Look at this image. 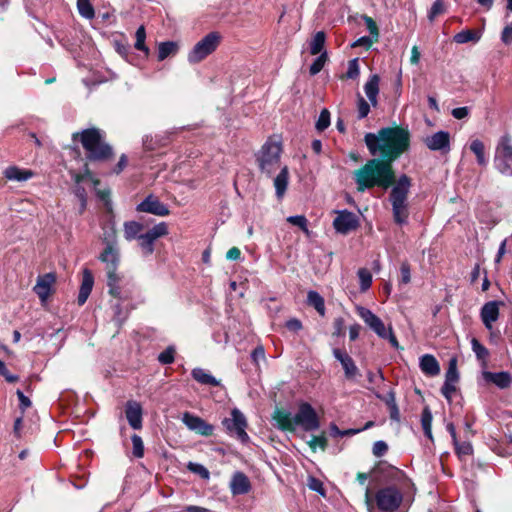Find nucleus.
Returning a JSON list of instances; mask_svg holds the SVG:
<instances>
[{"instance_id":"1","label":"nucleus","mask_w":512,"mask_h":512,"mask_svg":"<svg viewBox=\"0 0 512 512\" xmlns=\"http://www.w3.org/2000/svg\"><path fill=\"white\" fill-rule=\"evenodd\" d=\"M364 141L374 158L353 172L357 191L364 192L374 187L386 190L397 181L393 162L408 150L410 134L400 127H386L377 133H367Z\"/></svg>"},{"instance_id":"2","label":"nucleus","mask_w":512,"mask_h":512,"mask_svg":"<svg viewBox=\"0 0 512 512\" xmlns=\"http://www.w3.org/2000/svg\"><path fill=\"white\" fill-rule=\"evenodd\" d=\"M278 428L285 431H294L300 426L304 431H316L320 422L315 409L307 402L301 403L297 413L293 416L286 410H277L273 416Z\"/></svg>"},{"instance_id":"3","label":"nucleus","mask_w":512,"mask_h":512,"mask_svg":"<svg viewBox=\"0 0 512 512\" xmlns=\"http://www.w3.org/2000/svg\"><path fill=\"white\" fill-rule=\"evenodd\" d=\"M105 134L98 128L84 129L72 134L74 143L80 142L90 161H105L113 155L112 147L104 141Z\"/></svg>"},{"instance_id":"4","label":"nucleus","mask_w":512,"mask_h":512,"mask_svg":"<svg viewBox=\"0 0 512 512\" xmlns=\"http://www.w3.org/2000/svg\"><path fill=\"white\" fill-rule=\"evenodd\" d=\"M410 187L411 179L403 174L397 179L390 192L389 201L392 206L393 219L399 225L406 224L408 221L407 199Z\"/></svg>"},{"instance_id":"5","label":"nucleus","mask_w":512,"mask_h":512,"mask_svg":"<svg viewBox=\"0 0 512 512\" xmlns=\"http://www.w3.org/2000/svg\"><path fill=\"white\" fill-rule=\"evenodd\" d=\"M105 248L98 259L105 264V270H117L120 264V249L118 246L116 231L113 228L105 230L102 237Z\"/></svg>"},{"instance_id":"6","label":"nucleus","mask_w":512,"mask_h":512,"mask_svg":"<svg viewBox=\"0 0 512 512\" xmlns=\"http://www.w3.org/2000/svg\"><path fill=\"white\" fill-rule=\"evenodd\" d=\"M281 151L280 144L276 142H267L262 146L257 156L261 172L271 176L278 169L282 168L280 163Z\"/></svg>"},{"instance_id":"7","label":"nucleus","mask_w":512,"mask_h":512,"mask_svg":"<svg viewBox=\"0 0 512 512\" xmlns=\"http://www.w3.org/2000/svg\"><path fill=\"white\" fill-rule=\"evenodd\" d=\"M221 41L219 32L212 31L198 41L188 53L187 59L191 64H197L212 54Z\"/></svg>"},{"instance_id":"8","label":"nucleus","mask_w":512,"mask_h":512,"mask_svg":"<svg viewBox=\"0 0 512 512\" xmlns=\"http://www.w3.org/2000/svg\"><path fill=\"white\" fill-rule=\"evenodd\" d=\"M494 166L502 175L512 177V141L508 134L503 135L496 146Z\"/></svg>"},{"instance_id":"9","label":"nucleus","mask_w":512,"mask_h":512,"mask_svg":"<svg viewBox=\"0 0 512 512\" xmlns=\"http://www.w3.org/2000/svg\"><path fill=\"white\" fill-rule=\"evenodd\" d=\"M230 415L231 416L229 418H224L222 420V425L227 434L231 437L237 438L242 443H247L249 441V436L246 432L248 423L245 415L238 408H233Z\"/></svg>"},{"instance_id":"10","label":"nucleus","mask_w":512,"mask_h":512,"mask_svg":"<svg viewBox=\"0 0 512 512\" xmlns=\"http://www.w3.org/2000/svg\"><path fill=\"white\" fill-rule=\"evenodd\" d=\"M168 233V225L165 222H160L147 232L142 233L138 238V242L143 255L148 256L153 254L155 241L158 238L168 235Z\"/></svg>"},{"instance_id":"11","label":"nucleus","mask_w":512,"mask_h":512,"mask_svg":"<svg viewBox=\"0 0 512 512\" xmlns=\"http://www.w3.org/2000/svg\"><path fill=\"white\" fill-rule=\"evenodd\" d=\"M402 500L403 496L401 492L395 487L382 488L376 494L377 506L384 512L396 511Z\"/></svg>"},{"instance_id":"12","label":"nucleus","mask_w":512,"mask_h":512,"mask_svg":"<svg viewBox=\"0 0 512 512\" xmlns=\"http://www.w3.org/2000/svg\"><path fill=\"white\" fill-rule=\"evenodd\" d=\"M356 312L364 323L380 338L385 337L388 328L385 327L383 321L370 309L357 306Z\"/></svg>"},{"instance_id":"13","label":"nucleus","mask_w":512,"mask_h":512,"mask_svg":"<svg viewBox=\"0 0 512 512\" xmlns=\"http://www.w3.org/2000/svg\"><path fill=\"white\" fill-rule=\"evenodd\" d=\"M182 422L189 430L194 431L201 436L208 437L213 434V425L207 423L201 417L196 416L190 412L183 413Z\"/></svg>"},{"instance_id":"14","label":"nucleus","mask_w":512,"mask_h":512,"mask_svg":"<svg viewBox=\"0 0 512 512\" xmlns=\"http://www.w3.org/2000/svg\"><path fill=\"white\" fill-rule=\"evenodd\" d=\"M136 210L138 212H146L161 217L167 216L170 213L168 207L152 194L141 201L136 206Z\"/></svg>"},{"instance_id":"15","label":"nucleus","mask_w":512,"mask_h":512,"mask_svg":"<svg viewBox=\"0 0 512 512\" xmlns=\"http://www.w3.org/2000/svg\"><path fill=\"white\" fill-rule=\"evenodd\" d=\"M357 216L348 210L338 212L337 217L333 221L335 230L341 234H347L358 227Z\"/></svg>"},{"instance_id":"16","label":"nucleus","mask_w":512,"mask_h":512,"mask_svg":"<svg viewBox=\"0 0 512 512\" xmlns=\"http://www.w3.org/2000/svg\"><path fill=\"white\" fill-rule=\"evenodd\" d=\"M55 282L56 275L54 273H46L38 276L33 291L37 294L41 303L44 304L47 302Z\"/></svg>"},{"instance_id":"17","label":"nucleus","mask_w":512,"mask_h":512,"mask_svg":"<svg viewBox=\"0 0 512 512\" xmlns=\"http://www.w3.org/2000/svg\"><path fill=\"white\" fill-rule=\"evenodd\" d=\"M500 301L492 300L486 302L480 310V318L487 330H492L493 323L496 322L500 315Z\"/></svg>"},{"instance_id":"18","label":"nucleus","mask_w":512,"mask_h":512,"mask_svg":"<svg viewBox=\"0 0 512 512\" xmlns=\"http://www.w3.org/2000/svg\"><path fill=\"white\" fill-rule=\"evenodd\" d=\"M126 419L134 430H140L143 426V409L139 402L130 400L125 404Z\"/></svg>"},{"instance_id":"19","label":"nucleus","mask_w":512,"mask_h":512,"mask_svg":"<svg viewBox=\"0 0 512 512\" xmlns=\"http://www.w3.org/2000/svg\"><path fill=\"white\" fill-rule=\"evenodd\" d=\"M424 143L431 151L448 152L450 150V134L447 131H438L427 136Z\"/></svg>"},{"instance_id":"20","label":"nucleus","mask_w":512,"mask_h":512,"mask_svg":"<svg viewBox=\"0 0 512 512\" xmlns=\"http://www.w3.org/2000/svg\"><path fill=\"white\" fill-rule=\"evenodd\" d=\"M334 357L341 363L345 376L348 379H353L358 373V368L354 360L345 352L338 348L333 350Z\"/></svg>"},{"instance_id":"21","label":"nucleus","mask_w":512,"mask_h":512,"mask_svg":"<svg viewBox=\"0 0 512 512\" xmlns=\"http://www.w3.org/2000/svg\"><path fill=\"white\" fill-rule=\"evenodd\" d=\"M251 489L249 478L243 472H235L230 482V490L233 495L247 494Z\"/></svg>"},{"instance_id":"22","label":"nucleus","mask_w":512,"mask_h":512,"mask_svg":"<svg viewBox=\"0 0 512 512\" xmlns=\"http://www.w3.org/2000/svg\"><path fill=\"white\" fill-rule=\"evenodd\" d=\"M419 367L421 371L430 377L437 376L440 373V365L432 354H424L419 358Z\"/></svg>"},{"instance_id":"23","label":"nucleus","mask_w":512,"mask_h":512,"mask_svg":"<svg viewBox=\"0 0 512 512\" xmlns=\"http://www.w3.org/2000/svg\"><path fill=\"white\" fill-rule=\"evenodd\" d=\"M93 285H94L93 274L91 273V271L89 269H84L82 283H81L78 298H77L79 305H83L87 301V299L92 291Z\"/></svg>"},{"instance_id":"24","label":"nucleus","mask_w":512,"mask_h":512,"mask_svg":"<svg viewBox=\"0 0 512 512\" xmlns=\"http://www.w3.org/2000/svg\"><path fill=\"white\" fill-rule=\"evenodd\" d=\"M106 274L109 294L117 299L125 298L120 286L122 276L119 273H117V270L106 271Z\"/></svg>"},{"instance_id":"25","label":"nucleus","mask_w":512,"mask_h":512,"mask_svg":"<svg viewBox=\"0 0 512 512\" xmlns=\"http://www.w3.org/2000/svg\"><path fill=\"white\" fill-rule=\"evenodd\" d=\"M484 378L486 381L495 384L500 389H505L512 383V376L509 372H485Z\"/></svg>"},{"instance_id":"26","label":"nucleus","mask_w":512,"mask_h":512,"mask_svg":"<svg viewBox=\"0 0 512 512\" xmlns=\"http://www.w3.org/2000/svg\"><path fill=\"white\" fill-rule=\"evenodd\" d=\"M379 83L380 77L377 74H373L364 85L365 94L373 107H376L378 104Z\"/></svg>"},{"instance_id":"27","label":"nucleus","mask_w":512,"mask_h":512,"mask_svg":"<svg viewBox=\"0 0 512 512\" xmlns=\"http://www.w3.org/2000/svg\"><path fill=\"white\" fill-rule=\"evenodd\" d=\"M191 375L195 381L201 385L217 387L220 385V381L216 379L209 371L203 368H194L191 371Z\"/></svg>"},{"instance_id":"28","label":"nucleus","mask_w":512,"mask_h":512,"mask_svg":"<svg viewBox=\"0 0 512 512\" xmlns=\"http://www.w3.org/2000/svg\"><path fill=\"white\" fill-rule=\"evenodd\" d=\"M288 180H289L288 168H287V166H283L280 169V172L278 173V175L274 179V187H275V192H276V196L278 199H281L284 196V194L287 190Z\"/></svg>"},{"instance_id":"29","label":"nucleus","mask_w":512,"mask_h":512,"mask_svg":"<svg viewBox=\"0 0 512 512\" xmlns=\"http://www.w3.org/2000/svg\"><path fill=\"white\" fill-rule=\"evenodd\" d=\"M4 175L8 180L22 182L30 179L33 176V172L31 170L11 166L4 171Z\"/></svg>"},{"instance_id":"30","label":"nucleus","mask_w":512,"mask_h":512,"mask_svg":"<svg viewBox=\"0 0 512 512\" xmlns=\"http://www.w3.org/2000/svg\"><path fill=\"white\" fill-rule=\"evenodd\" d=\"M178 44L174 41H165L158 44L157 59L163 61L178 52Z\"/></svg>"},{"instance_id":"31","label":"nucleus","mask_w":512,"mask_h":512,"mask_svg":"<svg viewBox=\"0 0 512 512\" xmlns=\"http://www.w3.org/2000/svg\"><path fill=\"white\" fill-rule=\"evenodd\" d=\"M124 228V237L127 241H132L134 239L139 238L142 234L141 231L144 229L142 223L137 221H127L123 225Z\"/></svg>"},{"instance_id":"32","label":"nucleus","mask_w":512,"mask_h":512,"mask_svg":"<svg viewBox=\"0 0 512 512\" xmlns=\"http://www.w3.org/2000/svg\"><path fill=\"white\" fill-rule=\"evenodd\" d=\"M481 32L470 30V29H464L457 34L454 35L453 40L457 44H465L468 42H478L481 39Z\"/></svg>"},{"instance_id":"33","label":"nucleus","mask_w":512,"mask_h":512,"mask_svg":"<svg viewBox=\"0 0 512 512\" xmlns=\"http://www.w3.org/2000/svg\"><path fill=\"white\" fill-rule=\"evenodd\" d=\"M470 150L475 154L477 163L485 167L488 164V159L485 155V147L481 140L474 139L470 143Z\"/></svg>"},{"instance_id":"34","label":"nucleus","mask_w":512,"mask_h":512,"mask_svg":"<svg viewBox=\"0 0 512 512\" xmlns=\"http://www.w3.org/2000/svg\"><path fill=\"white\" fill-rule=\"evenodd\" d=\"M432 421H433V415L428 406L424 407L422 414H421V426L424 431L425 436L433 441V434H432Z\"/></svg>"},{"instance_id":"35","label":"nucleus","mask_w":512,"mask_h":512,"mask_svg":"<svg viewBox=\"0 0 512 512\" xmlns=\"http://www.w3.org/2000/svg\"><path fill=\"white\" fill-rule=\"evenodd\" d=\"M307 302L313 306L315 310L321 315H325V302L324 298L317 291H309L307 294Z\"/></svg>"},{"instance_id":"36","label":"nucleus","mask_w":512,"mask_h":512,"mask_svg":"<svg viewBox=\"0 0 512 512\" xmlns=\"http://www.w3.org/2000/svg\"><path fill=\"white\" fill-rule=\"evenodd\" d=\"M326 41V35L323 31H318L310 42V53L312 55L321 54Z\"/></svg>"},{"instance_id":"37","label":"nucleus","mask_w":512,"mask_h":512,"mask_svg":"<svg viewBox=\"0 0 512 512\" xmlns=\"http://www.w3.org/2000/svg\"><path fill=\"white\" fill-rule=\"evenodd\" d=\"M136 41L134 47L139 50L143 51L146 56L149 55V48L145 45V39H146V30L143 25L139 26L135 33Z\"/></svg>"},{"instance_id":"38","label":"nucleus","mask_w":512,"mask_h":512,"mask_svg":"<svg viewBox=\"0 0 512 512\" xmlns=\"http://www.w3.org/2000/svg\"><path fill=\"white\" fill-rule=\"evenodd\" d=\"M77 8L79 14L85 19H93L95 16V11L90 3V0H77Z\"/></svg>"},{"instance_id":"39","label":"nucleus","mask_w":512,"mask_h":512,"mask_svg":"<svg viewBox=\"0 0 512 512\" xmlns=\"http://www.w3.org/2000/svg\"><path fill=\"white\" fill-rule=\"evenodd\" d=\"M471 348L478 360L485 361L488 358V349L477 338L471 339Z\"/></svg>"},{"instance_id":"40","label":"nucleus","mask_w":512,"mask_h":512,"mask_svg":"<svg viewBox=\"0 0 512 512\" xmlns=\"http://www.w3.org/2000/svg\"><path fill=\"white\" fill-rule=\"evenodd\" d=\"M163 138L160 136L146 135L143 138V148L146 151H153L163 145Z\"/></svg>"},{"instance_id":"41","label":"nucleus","mask_w":512,"mask_h":512,"mask_svg":"<svg viewBox=\"0 0 512 512\" xmlns=\"http://www.w3.org/2000/svg\"><path fill=\"white\" fill-rule=\"evenodd\" d=\"M456 363L457 360L455 358L450 360L448 369L445 373L444 383L456 384L458 382L459 374L457 371Z\"/></svg>"},{"instance_id":"42","label":"nucleus","mask_w":512,"mask_h":512,"mask_svg":"<svg viewBox=\"0 0 512 512\" xmlns=\"http://www.w3.org/2000/svg\"><path fill=\"white\" fill-rule=\"evenodd\" d=\"M357 274L360 282V290L362 292L368 290L372 284V275L370 271L366 268H360Z\"/></svg>"},{"instance_id":"43","label":"nucleus","mask_w":512,"mask_h":512,"mask_svg":"<svg viewBox=\"0 0 512 512\" xmlns=\"http://www.w3.org/2000/svg\"><path fill=\"white\" fill-rule=\"evenodd\" d=\"M328 55L326 51H323L310 65L309 72L312 76L318 74L324 67L327 61Z\"/></svg>"},{"instance_id":"44","label":"nucleus","mask_w":512,"mask_h":512,"mask_svg":"<svg viewBox=\"0 0 512 512\" xmlns=\"http://www.w3.org/2000/svg\"><path fill=\"white\" fill-rule=\"evenodd\" d=\"M287 222L294 226H298L306 235L310 234L308 229V221L304 215H293L287 218Z\"/></svg>"},{"instance_id":"45","label":"nucleus","mask_w":512,"mask_h":512,"mask_svg":"<svg viewBox=\"0 0 512 512\" xmlns=\"http://www.w3.org/2000/svg\"><path fill=\"white\" fill-rule=\"evenodd\" d=\"M131 441L133 447V455L136 458H142L144 456V443L142 438L137 434H133L131 436Z\"/></svg>"},{"instance_id":"46","label":"nucleus","mask_w":512,"mask_h":512,"mask_svg":"<svg viewBox=\"0 0 512 512\" xmlns=\"http://www.w3.org/2000/svg\"><path fill=\"white\" fill-rule=\"evenodd\" d=\"M330 125V112L327 109H323L316 121V129L318 131H324Z\"/></svg>"},{"instance_id":"47","label":"nucleus","mask_w":512,"mask_h":512,"mask_svg":"<svg viewBox=\"0 0 512 512\" xmlns=\"http://www.w3.org/2000/svg\"><path fill=\"white\" fill-rule=\"evenodd\" d=\"M369 112H370V105L360 94H358V97H357L358 119H363V118L367 117Z\"/></svg>"},{"instance_id":"48","label":"nucleus","mask_w":512,"mask_h":512,"mask_svg":"<svg viewBox=\"0 0 512 512\" xmlns=\"http://www.w3.org/2000/svg\"><path fill=\"white\" fill-rule=\"evenodd\" d=\"M360 74L359 59L354 58L348 62L346 76L349 79H356Z\"/></svg>"},{"instance_id":"49","label":"nucleus","mask_w":512,"mask_h":512,"mask_svg":"<svg viewBox=\"0 0 512 512\" xmlns=\"http://www.w3.org/2000/svg\"><path fill=\"white\" fill-rule=\"evenodd\" d=\"M175 349L173 346L167 347L158 355V361L161 364H171L174 362Z\"/></svg>"},{"instance_id":"50","label":"nucleus","mask_w":512,"mask_h":512,"mask_svg":"<svg viewBox=\"0 0 512 512\" xmlns=\"http://www.w3.org/2000/svg\"><path fill=\"white\" fill-rule=\"evenodd\" d=\"M445 11L444 3L442 0H436L429 12H428V19L432 22L438 15L442 14Z\"/></svg>"},{"instance_id":"51","label":"nucleus","mask_w":512,"mask_h":512,"mask_svg":"<svg viewBox=\"0 0 512 512\" xmlns=\"http://www.w3.org/2000/svg\"><path fill=\"white\" fill-rule=\"evenodd\" d=\"M307 443L313 451H315L317 448L325 450L327 445V439L324 435L312 436Z\"/></svg>"},{"instance_id":"52","label":"nucleus","mask_w":512,"mask_h":512,"mask_svg":"<svg viewBox=\"0 0 512 512\" xmlns=\"http://www.w3.org/2000/svg\"><path fill=\"white\" fill-rule=\"evenodd\" d=\"M455 451L458 454L459 457L467 456L472 454L473 448L472 445L469 442H454Z\"/></svg>"},{"instance_id":"53","label":"nucleus","mask_w":512,"mask_h":512,"mask_svg":"<svg viewBox=\"0 0 512 512\" xmlns=\"http://www.w3.org/2000/svg\"><path fill=\"white\" fill-rule=\"evenodd\" d=\"M188 469L198 475H200L203 479H208L210 476L209 471L201 464L192 463L188 464Z\"/></svg>"},{"instance_id":"54","label":"nucleus","mask_w":512,"mask_h":512,"mask_svg":"<svg viewBox=\"0 0 512 512\" xmlns=\"http://www.w3.org/2000/svg\"><path fill=\"white\" fill-rule=\"evenodd\" d=\"M74 194L76 195V197L79 199V201L81 203L80 213H82L85 210L86 204H87L86 191L82 186L76 185V187L74 189Z\"/></svg>"},{"instance_id":"55","label":"nucleus","mask_w":512,"mask_h":512,"mask_svg":"<svg viewBox=\"0 0 512 512\" xmlns=\"http://www.w3.org/2000/svg\"><path fill=\"white\" fill-rule=\"evenodd\" d=\"M308 487L311 490L319 493L322 496L325 495V489L323 487V483L319 479H317L315 477H309V479H308Z\"/></svg>"},{"instance_id":"56","label":"nucleus","mask_w":512,"mask_h":512,"mask_svg":"<svg viewBox=\"0 0 512 512\" xmlns=\"http://www.w3.org/2000/svg\"><path fill=\"white\" fill-rule=\"evenodd\" d=\"M0 375L5 378V380L9 383L17 382L19 377L17 375L11 374L7 369L5 363L0 359Z\"/></svg>"},{"instance_id":"57","label":"nucleus","mask_w":512,"mask_h":512,"mask_svg":"<svg viewBox=\"0 0 512 512\" xmlns=\"http://www.w3.org/2000/svg\"><path fill=\"white\" fill-rule=\"evenodd\" d=\"M411 281V272L410 266L408 263L404 262L400 267V282L402 284H408Z\"/></svg>"},{"instance_id":"58","label":"nucleus","mask_w":512,"mask_h":512,"mask_svg":"<svg viewBox=\"0 0 512 512\" xmlns=\"http://www.w3.org/2000/svg\"><path fill=\"white\" fill-rule=\"evenodd\" d=\"M388 450V445L386 442L382 441V440H379V441H376L373 445V454L376 456V457H381L383 456Z\"/></svg>"},{"instance_id":"59","label":"nucleus","mask_w":512,"mask_h":512,"mask_svg":"<svg viewBox=\"0 0 512 512\" xmlns=\"http://www.w3.org/2000/svg\"><path fill=\"white\" fill-rule=\"evenodd\" d=\"M364 20H365V23H366V26H367V29H368L370 35L377 40L379 33H378V27H377L375 21L371 17H368V16H365Z\"/></svg>"},{"instance_id":"60","label":"nucleus","mask_w":512,"mask_h":512,"mask_svg":"<svg viewBox=\"0 0 512 512\" xmlns=\"http://www.w3.org/2000/svg\"><path fill=\"white\" fill-rule=\"evenodd\" d=\"M456 392V384L444 383L441 388L442 395L450 402Z\"/></svg>"},{"instance_id":"61","label":"nucleus","mask_w":512,"mask_h":512,"mask_svg":"<svg viewBox=\"0 0 512 512\" xmlns=\"http://www.w3.org/2000/svg\"><path fill=\"white\" fill-rule=\"evenodd\" d=\"M502 433H503L505 439L509 443H512V417L507 418L505 426H504V428H502Z\"/></svg>"},{"instance_id":"62","label":"nucleus","mask_w":512,"mask_h":512,"mask_svg":"<svg viewBox=\"0 0 512 512\" xmlns=\"http://www.w3.org/2000/svg\"><path fill=\"white\" fill-rule=\"evenodd\" d=\"M501 41L506 45L512 42V23L504 27L501 33Z\"/></svg>"},{"instance_id":"63","label":"nucleus","mask_w":512,"mask_h":512,"mask_svg":"<svg viewBox=\"0 0 512 512\" xmlns=\"http://www.w3.org/2000/svg\"><path fill=\"white\" fill-rule=\"evenodd\" d=\"M251 358L253 360V362H255L256 364L260 361V360H264L265 359V350L263 348V346H257L251 353Z\"/></svg>"},{"instance_id":"64","label":"nucleus","mask_w":512,"mask_h":512,"mask_svg":"<svg viewBox=\"0 0 512 512\" xmlns=\"http://www.w3.org/2000/svg\"><path fill=\"white\" fill-rule=\"evenodd\" d=\"M16 394H17V397L19 400L20 408L22 410H26L27 408H29L31 406L30 399L27 396H25L21 390H17Z\"/></svg>"}]
</instances>
